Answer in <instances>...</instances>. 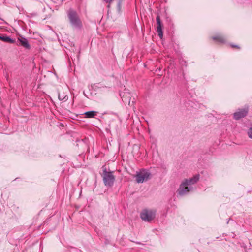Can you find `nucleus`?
I'll list each match as a JSON object with an SVG mask.
<instances>
[{
  "label": "nucleus",
  "instance_id": "obj_10",
  "mask_svg": "<svg viewBox=\"0 0 252 252\" xmlns=\"http://www.w3.org/2000/svg\"><path fill=\"white\" fill-rule=\"evenodd\" d=\"M58 97L60 100L64 101L66 100L68 98L67 95L64 94L63 92H59L58 94Z\"/></svg>",
  "mask_w": 252,
  "mask_h": 252
},
{
  "label": "nucleus",
  "instance_id": "obj_1",
  "mask_svg": "<svg viewBox=\"0 0 252 252\" xmlns=\"http://www.w3.org/2000/svg\"><path fill=\"white\" fill-rule=\"evenodd\" d=\"M200 178V175L196 174L189 179L184 180L180 185L178 189V193L181 196L184 195L193 190L192 185L196 183Z\"/></svg>",
  "mask_w": 252,
  "mask_h": 252
},
{
  "label": "nucleus",
  "instance_id": "obj_15",
  "mask_svg": "<svg viewBox=\"0 0 252 252\" xmlns=\"http://www.w3.org/2000/svg\"><path fill=\"white\" fill-rule=\"evenodd\" d=\"M231 46H232V47H238V48H239V47H238V46L237 45H232Z\"/></svg>",
  "mask_w": 252,
  "mask_h": 252
},
{
  "label": "nucleus",
  "instance_id": "obj_2",
  "mask_svg": "<svg viewBox=\"0 0 252 252\" xmlns=\"http://www.w3.org/2000/svg\"><path fill=\"white\" fill-rule=\"evenodd\" d=\"M68 17L72 27L80 29L82 27V22L76 12L72 10L68 11Z\"/></svg>",
  "mask_w": 252,
  "mask_h": 252
},
{
  "label": "nucleus",
  "instance_id": "obj_4",
  "mask_svg": "<svg viewBox=\"0 0 252 252\" xmlns=\"http://www.w3.org/2000/svg\"><path fill=\"white\" fill-rule=\"evenodd\" d=\"M156 216V211L154 210H143L140 213V218L145 221H150Z\"/></svg>",
  "mask_w": 252,
  "mask_h": 252
},
{
  "label": "nucleus",
  "instance_id": "obj_6",
  "mask_svg": "<svg viewBox=\"0 0 252 252\" xmlns=\"http://www.w3.org/2000/svg\"><path fill=\"white\" fill-rule=\"evenodd\" d=\"M248 112L247 108L239 109L237 112L234 113V118L236 120H239L246 116Z\"/></svg>",
  "mask_w": 252,
  "mask_h": 252
},
{
  "label": "nucleus",
  "instance_id": "obj_11",
  "mask_svg": "<svg viewBox=\"0 0 252 252\" xmlns=\"http://www.w3.org/2000/svg\"><path fill=\"white\" fill-rule=\"evenodd\" d=\"M0 40H1L4 42H8V43H13L14 42V40L13 39H12L11 38H10L8 36H0Z\"/></svg>",
  "mask_w": 252,
  "mask_h": 252
},
{
  "label": "nucleus",
  "instance_id": "obj_5",
  "mask_svg": "<svg viewBox=\"0 0 252 252\" xmlns=\"http://www.w3.org/2000/svg\"><path fill=\"white\" fill-rule=\"evenodd\" d=\"M103 179L105 186L111 187L114 184L115 177L112 172H107L105 169L103 170Z\"/></svg>",
  "mask_w": 252,
  "mask_h": 252
},
{
  "label": "nucleus",
  "instance_id": "obj_9",
  "mask_svg": "<svg viewBox=\"0 0 252 252\" xmlns=\"http://www.w3.org/2000/svg\"><path fill=\"white\" fill-rule=\"evenodd\" d=\"M97 113L94 111H91L85 112L84 115L86 118H94L96 115Z\"/></svg>",
  "mask_w": 252,
  "mask_h": 252
},
{
  "label": "nucleus",
  "instance_id": "obj_8",
  "mask_svg": "<svg viewBox=\"0 0 252 252\" xmlns=\"http://www.w3.org/2000/svg\"><path fill=\"white\" fill-rule=\"evenodd\" d=\"M19 41L20 42V43L21 45H22L23 47L27 49L30 48V45L28 42V40L24 38V37H21L20 38H19Z\"/></svg>",
  "mask_w": 252,
  "mask_h": 252
},
{
  "label": "nucleus",
  "instance_id": "obj_3",
  "mask_svg": "<svg viewBox=\"0 0 252 252\" xmlns=\"http://www.w3.org/2000/svg\"><path fill=\"white\" fill-rule=\"evenodd\" d=\"M151 176V174L148 171L143 169L137 172L135 177L137 183H142L148 180Z\"/></svg>",
  "mask_w": 252,
  "mask_h": 252
},
{
  "label": "nucleus",
  "instance_id": "obj_13",
  "mask_svg": "<svg viewBox=\"0 0 252 252\" xmlns=\"http://www.w3.org/2000/svg\"><path fill=\"white\" fill-rule=\"evenodd\" d=\"M248 135L249 137L252 139V127L249 129L248 131Z\"/></svg>",
  "mask_w": 252,
  "mask_h": 252
},
{
  "label": "nucleus",
  "instance_id": "obj_7",
  "mask_svg": "<svg viewBox=\"0 0 252 252\" xmlns=\"http://www.w3.org/2000/svg\"><path fill=\"white\" fill-rule=\"evenodd\" d=\"M156 21H157V30L158 32V36L160 38L163 37V31H162V24L160 18L159 16H158L156 17Z\"/></svg>",
  "mask_w": 252,
  "mask_h": 252
},
{
  "label": "nucleus",
  "instance_id": "obj_16",
  "mask_svg": "<svg viewBox=\"0 0 252 252\" xmlns=\"http://www.w3.org/2000/svg\"><path fill=\"white\" fill-rule=\"evenodd\" d=\"M120 3H119L118 4V6H119V7H120Z\"/></svg>",
  "mask_w": 252,
  "mask_h": 252
},
{
  "label": "nucleus",
  "instance_id": "obj_12",
  "mask_svg": "<svg viewBox=\"0 0 252 252\" xmlns=\"http://www.w3.org/2000/svg\"><path fill=\"white\" fill-rule=\"evenodd\" d=\"M212 38L213 40H216L219 42H223L225 41L224 39L221 36H214Z\"/></svg>",
  "mask_w": 252,
  "mask_h": 252
},
{
  "label": "nucleus",
  "instance_id": "obj_14",
  "mask_svg": "<svg viewBox=\"0 0 252 252\" xmlns=\"http://www.w3.org/2000/svg\"><path fill=\"white\" fill-rule=\"evenodd\" d=\"M107 3H111L112 1H113L114 0H104Z\"/></svg>",
  "mask_w": 252,
  "mask_h": 252
}]
</instances>
